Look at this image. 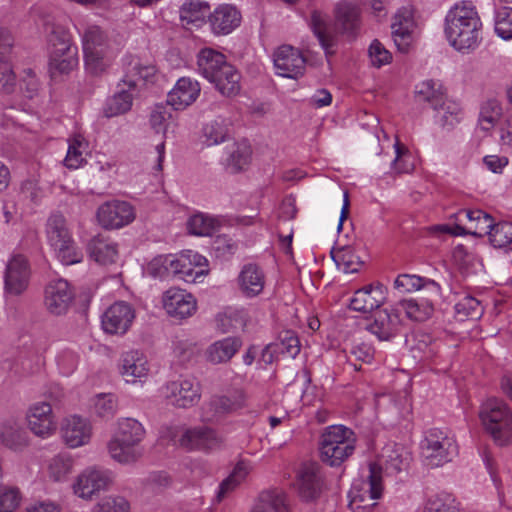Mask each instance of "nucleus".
Here are the masks:
<instances>
[{
    "mask_svg": "<svg viewBox=\"0 0 512 512\" xmlns=\"http://www.w3.org/2000/svg\"><path fill=\"white\" fill-rule=\"evenodd\" d=\"M382 490L381 466L369 464L367 480L361 483L360 488L354 484L351 489L349 508L352 512L370 511L376 505L374 501L381 497Z\"/></svg>",
    "mask_w": 512,
    "mask_h": 512,
    "instance_id": "nucleus-8",
    "label": "nucleus"
},
{
    "mask_svg": "<svg viewBox=\"0 0 512 512\" xmlns=\"http://www.w3.org/2000/svg\"><path fill=\"white\" fill-rule=\"evenodd\" d=\"M172 275L185 282H197L207 274V259L197 252L188 250L178 256L172 255Z\"/></svg>",
    "mask_w": 512,
    "mask_h": 512,
    "instance_id": "nucleus-14",
    "label": "nucleus"
},
{
    "mask_svg": "<svg viewBox=\"0 0 512 512\" xmlns=\"http://www.w3.org/2000/svg\"><path fill=\"white\" fill-rule=\"evenodd\" d=\"M421 448L428 465L433 467H439L452 461L458 454L454 438L438 428L427 431Z\"/></svg>",
    "mask_w": 512,
    "mask_h": 512,
    "instance_id": "nucleus-7",
    "label": "nucleus"
},
{
    "mask_svg": "<svg viewBox=\"0 0 512 512\" xmlns=\"http://www.w3.org/2000/svg\"><path fill=\"white\" fill-rule=\"evenodd\" d=\"M436 111V121L444 128H453L459 123L462 115L460 106L446 99L440 104Z\"/></svg>",
    "mask_w": 512,
    "mask_h": 512,
    "instance_id": "nucleus-50",
    "label": "nucleus"
},
{
    "mask_svg": "<svg viewBox=\"0 0 512 512\" xmlns=\"http://www.w3.org/2000/svg\"><path fill=\"white\" fill-rule=\"evenodd\" d=\"M332 258L345 273L357 272L361 266V262L349 249H339L332 252Z\"/></svg>",
    "mask_w": 512,
    "mask_h": 512,
    "instance_id": "nucleus-61",
    "label": "nucleus"
},
{
    "mask_svg": "<svg viewBox=\"0 0 512 512\" xmlns=\"http://www.w3.org/2000/svg\"><path fill=\"white\" fill-rule=\"evenodd\" d=\"M424 512H460V510L449 496L434 495L427 500Z\"/></svg>",
    "mask_w": 512,
    "mask_h": 512,
    "instance_id": "nucleus-64",
    "label": "nucleus"
},
{
    "mask_svg": "<svg viewBox=\"0 0 512 512\" xmlns=\"http://www.w3.org/2000/svg\"><path fill=\"white\" fill-rule=\"evenodd\" d=\"M238 280L242 293L247 297L259 295L265 285L264 273L256 264L245 265L239 274Z\"/></svg>",
    "mask_w": 512,
    "mask_h": 512,
    "instance_id": "nucleus-34",
    "label": "nucleus"
},
{
    "mask_svg": "<svg viewBox=\"0 0 512 512\" xmlns=\"http://www.w3.org/2000/svg\"><path fill=\"white\" fill-rule=\"evenodd\" d=\"M172 255H160L152 259L147 266V274L154 278L172 275Z\"/></svg>",
    "mask_w": 512,
    "mask_h": 512,
    "instance_id": "nucleus-60",
    "label": "nucleus"
},
{
    "mask_svg": "<svg viewBox=\"0 0 512 512\" xmlns=\"http://www.w3.org/2000/svg\"><path fill=\"white\" fill-rule=\"evenodd\" d=\"M198 352V345L190 339L176 338V340L173 342L174 357L181 364H186L192 361Z\"/></svg>",
    "mask_w": 512,
    "mask_h": 512,
    "instance_id": "nucleus-57",
    "label": "nucleus"
},
{
    "mask_svg": "<svg viewBox=\"0 0 512 512\" xmlns=\"http://www.w3.org/2000/svg\"><path fill=\"white\" fill-rule=\"evenodd\" d=\"M489 240L495 248L512 250V223L503 221L494 224L489 231Z\"/></svg>",
    "mask_w": 512,
    "mask_h": 512,
    "instance_id": "nucleus-52",
    "label": "nucleus"
},
{
    "mask_svg": "<svg viewBox=\"0 0 512 512\" xmlns=\"http://www.w3.org/2000/svg\"><path fill=\"white\" fill-rule=\"evenodd\" d=\"M297 489L305 501L317 499L323 491V478L317 463H304L297 473Z\"/></svg>",
    "mask_w": 512,
    "mask_h": 512,
    "instance_id": "nucleus-19",
    "label": "nucleus"
},
{
    "mask_svg": "<svg viewBox=\"0 0 512 512\" xmlns=\"http://www.w3.org/2000/svg\"><path fill=\"white\" fill-rule=\"evenodd\" d=\"M319 450L321 460L329 466H340L355 450V437L351 429L342 425L329 426L322 433Z\"/></svg>",
    "mask_w": 512,
    "mask_h": 512,
    "instance_id": "nucleus-6",
    "label": "nucleus"
},
{
    "mask_svg": "<svg viewBox=\"0 0 512 512\" xmlns=\"http://www.w3.org/2000/svg\"><path fill=\"white\" fill-rule=\"evenodd\" d=\"M248 473L249 469L247 464L242 461L238 462L231 474L221 482L216 495L217 501L221 502L230 492L245 480Z\"/></svg>",
    "mask_w": 512,
    "mask_h": 512,
    "instance_id": "nucleus-45",
    "label": "nucleus"
},
{
    "mask_svg": "<svg viewBox=\"0 0 512 512\" xmlns=\"http://www.w3.org/2000/svg\"><path fill=\"white\" fill-rule=\"evenodd\" d=\"M400 305L405 310L406 315L415 321H424L428 319L433 313V304L431 301L419 303L417 300L409 299L400 302Z\"/></svg>",
    "mask_w": 512,
    "mask_h": 512,
    "instance_id": "nucleus-53",
    "label": "nucleus"
},
{
    "mask_svg": "<svg viewBox=\"0 0 512 512\" xmlns=\"http://www.w3.org/2000/svg\"><path fill=\"white\" fill-rule=\"evenodd\" d=\"M308 25L326 54L333 53L332 48L335 41L331 33L328 16L320 10L313 9L310 12Z\"/></svg>",
    "mask_w": 512,
    "mask_h": 512,
    "instance_id": "nucleus-33",
    "label": "nucleus"
},
{
    "mask_svg": "<svg viewBox=\"0 0 512 512\" xmlns=\"http://www.w3.org/2000/svg\"><path fill=\"white\" fill-rule=\"evenodd\" d=\"M241 20V12L236 6L221 4L208 15L207 23L214 35L223 36L233 32L241 24Z\"/></svg>",
    "mask_w": 512,
    "mask_h": 512,
    "instance_id": "nucleus-22",
    "label": "nucleus"
},
{
    "mask_svg": "<svg viewBox=\"0 0 512 512\" xmlns=\"http://www.w3.org/2000/svg\"><path fill=\"white\" fill-rule=\"evenodd\" d=\"M162 304L167 314L176 319L191 317L197 309L194 296L177 287H172L163 293Z\"/></svg>",
    "mask_w": 512,
    "mask_h": 512,
    "instance_id": "nucleus-16",
    "label": "nucleus"
},
{
    "mask_svg": "<svg viewBox=\"0 0 512 512\" xmlns=\"http://www.w3.org/2000/svg\"><path fill=\"white\" fill-rule=\"evenodd\" d=\"M46 236L50 247L56 257L64 265L80 263L83 259L82 251L77 247L65 217L60 213H53L46 223Z\"/></svg>",
    "mask_w": 512,
    "mask_h": 512,
    "instance_id": "nucleus-5",
    "label": "nucleus"
},
{
    "mask_svg": "<svg viewBox=\"0 0 512 512\" xmlns=\"http://www.w3.org/2000/svg\"><path fill=\"white\" fill-rule=\"evenodd\" d=\"M77 64V47L73 46L72 43H60V45L50 48L49 67L53 75L69 73Z\"/></svg>",
    "mask_w": 512,
    "mask_h": 512,
    "instance_id": "nucleus-30",
    "label": "nucleus"
},
{
    "mask_svg": "<svg viewBox=\"0 0 512 512\" xmlns=\"http://www.w3.org/2000/svg\"><path fill=\"white\" fill-rule=\"evenodd\" d=\"M495 31L502 39H512V8L502 7L496 11Z\"/></svg>",
    "mask_w": 512,
    "mask_h": 512,
    "instance_id": "nucleus-58",
    "label": "nucleus"
},
{
    "mask_svg": "<svg viewBox=\"0 0 512 512\" xmlns=\"http://www.w3.org/2000/svg\"><path fill=\"white\" fill-rule=\"evenodd\" d=\"M187 226L191 234L209 236L217 229L218 221L208 215L199 213L190 217Z\"/></svg>",
    "mask_w": 512,
    "mask_h": 512,
    "instance_id": "nucleus-51",
    "label": "nucleus"
},
{
    "mask_svg": "<svg viewBox=\"0 0 512 512\" xmlns=\"http://www.w3.org/2000/svg\"><path fill=\"white\" fill-rule=\"evenodd\" d=\"M446 37L456 50H474L480 40L481 21L471 2H461L449 10L445 18Z\"/></svg>",
    "mask_w": 512,
    "mask_h": 512,
    "instance_id": "nucleus-1",
    "label": "nucleus"
},
{
    "mask_svg": "<svg viewBox=\"0 0 512 512\" xmlns=\"http://www.w3.org/2000/svg\"><path fill=\"white\" fill-rule=\"evenodd\" d=\"M197 65L199 72L212 82L218 75L224 65H229L226 57L221 52L212 48H203L197 56Z\"/></svg>",
    "mask_w": 512,
    "mask_h": 512,
    "instance_id": "nucleus-32",
    "label": "nucleus"
},
{
    "mask_svg": "<svg viewBox=\"0 0 512 512\" xmlns=\"http://www.w3.org/2000/svg\"><path fill=\"white\" fill-rule=\"evenodd\" d=\"M335 20L345 33H354L360 25V9L357 5L341 1L335 7Z\"/></svg>",
    "mask_w": 512,
    "mask_h": 512,
    "instance_id": "nucleus-40",
    "label": "nucleus"
},
{
    "mask_svg": "<svg viewBox=\"0 0 512 512\" xmlns=\"http://www.w3.org/2000/svg\"><path fill=\"white\" fill-rule=\"evenodd\" d=\"M200 94V85L191 78L182 77L168 93L167 103L174 110H182L196 101Z\"/></svg>",
    "mask_w": 512,
    "mask_h": 512,
    "instance_id": "nucleus-29",
    "label": "nucleus"
},
{
    "mask_svg": "<svg viewBox=\"0 0 512 512\" xmlns=\"http://www.w3.org/2000/svg\"><path fill=\"white\" fill-rule=\"evenodd\" d=\"M386 296L384 285L379 282L371 283L354 292L349 307L357 312L370 313L385 303Z\"/></svg>",
    "mask_w": 512,
    "mask_h": 512,
    "instance_id": "nucleus-21",
    "label": "nucleus"
},
{
    "mask_svg": "<svg viewBox=\"0 0 512 512\" xmlns=\"http://www.w3.org/2000/svg\"><path fill=\"white\" fill-rule=\"evenodd\" d=\"M145 436V430L140 422L133 418L121 419L118 431L108 443L110 456L122 464L136 462L143 454L140 447Z\"/></svg>",
    "mask_w": 512,
    "mask_h": 512,
    "instance_id": "nucleus-3",
    "label": "nucleus"
},
{
    "mask_svg": "<svg viewBox=\"0 0 512 512\" xmlns=\"http://www.w3.org/2000/svg\"><path fill=\"white\" fill-rule=\"evenodd\" d=\"M61 432L65 443L71 448H77L89 442L92 428L86 419L74 415L63 421Z\"/></svg>",
    "mask_w": 512,
    "mask_h": 512,
    "instance_id": "nucleus-28",
    "label": "nucleus"
},
{
    "mask_svg": "<svg viewBox=\"0 0 512 512\" xmlns=\"http://www.w3.org/2000/svg\"><path fill=\"white\" fill-rule=\"evenodd\" d=\"M134 218V208L126 201H108L97 210V220L105 229L121 228L131 223Z\"/></svg>",
    "mask_w": 512,
    "mask_h": 512,
    "instance_id": "nucleus-15",
    "label": "nucleus"
},
{
    "mask_svg": "<svg viewBox=\"0 0 512 512\" xmlns=\"http://www.w3.org/2000/svg\"><path fill=\"white\" fill-rule=\"evenodd\" d=\"M394 288L399 293H410L420 289H424L434 296L440 293V286L434 280L411 274L399 275L394 281Z\"/></svg>",
    "mask_w": 512,
    "mask_h": 512,
    "instance_id": "nucleus-35",
    "label": "nucleus"
},
{
    "mask_svg": "<svg viewBox=\"0 0 512 512\" xmlns=\"http://www.w3.org/2000/svg\"><path fill=\"white\" fill-rule=\"evenodd\" d=\"M30 275L28 259L22 254L12 255L4 272L5 291L15 296L22 294L29 285Z\"/></svg>",
    "mask_w": 512,
    "mask_h": 512,
    "instance_id": "nucleus-13",
    "label": "nucleus"
},
{
    "mask_svg": "<svg viewBox=\"0 0 512 512\" xmlns=\"http://www.w3.org/2000/svg\"><path fill=\"white\" fill-rule=\"evenodd\" d=\"M396 157L391 162V169L396 173H409L413 170V163L409 150L398 140L394 144Z\"/></svg>",
    "mask_w": 512,
    "mask_h": 512,
    "instance_id": "nucleus-62",
    "label": "nucleus"
},
{
    "mask_svg": "<svg viewBox=\"0 0 512 512\" xmlns=\"http://www.w3.org/2000/svg\"><path fill=\"white\" fill-rule=\"evenodd\" d=\"M228 132L227 121L218 117L204 125L202 137L207 146H213L224 142L228 137Z\"/></svg>",
    "mask_w": 512,
    "mask_h": 512,
    "instance_id": "nucleus-44",
    "label": "nucleus"
},
{
    "mask_svg": "<svg viewBox=\"0 0 512 512\" xmlns=\"http://www.w3.org/2000/svg\"><path fill=\"white\" fill-rule=\"evenodd\" d=\"M134 317V310L128 303L115 302L102 315V328L109 334H125Z\"/></svg>",
    "mask_w": 512,
    "mask_h": 512,
    "instance_id": "nucleus-20",
    "label": "nucleus"
},
{
    "mask_svg": "<svg viewBox=\"0 0 512 512\" xmlns=\"http://www.w3.org/2000/svg\"><path fill=\"white\" fill-rule=\"evenodd\" d=\"M245 405L242 392H235L231 396H214L202 409L203 422H218L226 415L231 414Z\"/></svg>",
    "mask_w": 512,
    "mask_h": 512,
    "instance_id": "nucleus-17",
    "label": "nucleus"
},
{
    "mask_svg": "<svg viewBox=\"0 0 512 512\" xmlns=\"http://www.w3.org/2000/svg\"><path fill=\"white\" fill-rule=\"evenodd\" d=\"M240 79V73L229 64L222 67V70L211 83L222 95L230 97L239 93L241 89Z\"/></svg>",
    "mask_w": 512,
    "mask_h": 512,
    "instance_id": "nucleus-39",
    "label": "nucleus"
},
{
    "mask_svg": "<svg viewBox=\"0 0 512 512\" xmlns=\"http://www.w3.org/2000/svg\"><path fill=\"white\" fill-rule=\"evenodd\" d=\"M251 154L252 150L247 142L234 143L230 147L225 161L226 169L231 173L243 171L250 163Z\"/></svg>",
    "mask_w": 512,
    "mask_h": 512,
    "instance_id": "nucleus-42",
    "label": "nucleus"
},
{
    "mask_svg": "<svg viewBox=\"0 0 512 512\" xmlns=\"http://www.w3.org/2000/svg\"><path fill=\"white\" fill-rule=\"evenodd\" d=\"M464 213L470 223V234L475 236H483L485 234H489V231L494 225V221L488 213L480 209L465 210Z\"/></svg>",
    "mask_w": 512,
    "mask_h": 512,
    "instance_id": "nucleus-47",
    "label": "nucleus"
},
{
    "mask_svg": "<svg viewBox=\"0 0 512 512\" xmlns=\"http://www.w3.org/2000/svg\"><path fill=\"white\" fill-rule=\"evenodd\" d=\"M86 144L81 135H76L69 142L67 155L64 159V165L70 169L79 168L84 162L83 150Z\"/></svg>",
    "mask_w": 512,
    "mask_h": 512,
    "instance_id": "nucleus-55",
    "label": "nucleus"
},
{
    "mask_svg": "<svg viewBox=\"0 0 512 512\" xmlns=\"http://www.w3.org/2000/svg\"><path fill=\"white\" fill-rule=\"evenodd\" d=\"M129 502L120 496L103 498L94 507L92 512H129Z\"/></svg>",
    "mask_w": 512,
    "mask_h": 512,
    "instance_id": "nucleus-63",
    "label": "nucleus"
},
{
    "mask_svg": "<svg viewBox=\"0 0 512 512\" xmlns=\"http://www.w3.org/2000/svg\"><path fill=\"white\" fill-rule=\"evenodd\" d=\"M479 417L496 444L504 446L512 442V411L504 400L487 399L481 405Z\"/></svg>",
    "mask_w": 512,
    "mask_h": 512,
    "instance_id": "nucleus-4",
    "label": "nucleus"
},
{
    "mask_svg": "<svg viewBox=\"0 0 512 512\" xmlns=\"http://www.w3.org/2000/svg\"><path fill=\"white\" fill-rule=\"evenodd\" d=\"M279 354L295 358L300 352V342L295 332L285 330L279 333L278 339L273 343Z\"/></svg>",
    "mask_w": 512,
    "mask_h": 512,
    "instance_id": "nucleus-54",
    "label": "nucleus"
},
{
    "mask_svg": "<svg viewBox=\"0 0 512 512\" xmlns=\"http://www.w3.org/2000/svg\"><path fill=\"white\" fill-rule=\"evenodd\" d=\"M254 507L270 512H291V504L287 494L278 488L262 491Z\"/></svg>",
    "mask_w": 512,
    "mask_h": 512,
    "instance_id": "nucleus-36",
    "label": "nucleus"
},
{
    "mask_svg": "<svg viewBox=\"0 0 512 512\" xmlns=\"http://www.w3.org/2000/svg\"><path fill=\"white\" fill-rule=\"evenodd\" d=\"M73 300V292L64 279L51 280L45 288L44 303L47 310L54 315L67 312Z\"/></svg>",
    "mask_w": 512,
    "mask_h": 512,
    "instance_id": "nucleus-23",
    "label": "nucleus"
},
{
    "mask_svg": "<svg viewBox=\"0 0 512 512\" xmlns=\"http://www.w3.org/2000/svg\"><path fill=\"white\" fill-rule=\"evenodd\" d=\"M173 111L175 110L167 102L154 106L150 115V124L157 133H165L169 121L173 118Z\"/></svg>",
    "mask_w": 512,
    "mask_h": 512,
    "instance_id": "nucleus-56",
    "label": "nucleus"
},
{
    "mask_svg": "<svg viewBox=\"0 0 512 512\" xmlns=\"http://www.w3.org/2000/svg\"><path fill=\"white\" fill-rule=\"evenodd\" d=\"M155 74L156 67L154 65L144 64L140 60L130 61L118 84L119 91L106 102L103 109L104 116L111 118L130 111L134 97Z\"/></svg>",
    "mask_w": 512,
    "mask_h": 512,
    "instance_id": "nucleus-2",
    "label": "nucleus"
},
{
    "mask_svg": "<svg viewBox=\"0 0 512 512\" xmlns=\"http://www.w3.org/2000/svg\"><path fill=\"white\" fill-rule=\"evenodd\" d=\"M86 70L92 75H100L106 71L112 61L110 48L100 51H85Z\"/></svg>",
    "mask_w": 512,
    "mask_h": 512,
    "instance_id": "nucleus-49",
    "label": "nucleus"
},
{
    "mask_svg": "<svg viewBox=\"0 0 512 512\" xmlns=\"http://www.w3.org/2000/svg\"><path fill=\"white\" fill-rule=\"evenodd\" d=\"M180 447L188 451H212L222 443V436L208 426H196L185 429L177 440Z\"/></svg>",
    "mask_w": 512,
    "mask_h": 512,
    "instance_id": "nucleus-10",
    "label": "nucleus"
},
{
    "mask_svg": "<svg viewBox=\"0 0 512 512\" xmlns=\"http://www.w3.org/2000/svg\"><path fill=\"white\" fill-rule=\"evenodd\" d=\"M370 464H376V462H371ZM383 464L387 472L399 473L408 465L407 453H404L402 447H386L381 455L380 463H377L381 467Z\"/></svg>",
    "mask_w": 512,
    "mask_h": 512,
    "instance_id": "nucleus-43",
    "label": "nucleus"
},
{
    "mask_svg": "<svg viewBox=\"0 0 512 512\" xmlns=\"http://www.w3.org/2000/svg\"><path fill=\"white\" fill-rule=\"evenodd\" d=\"M29 429L39 437H48L56 430L55 417L48 402H37L27 412Z\"/></svg>",
    "mask_w": 512,
    "mask_h": 512,
    "instance_id": "nucleus-24",
    "label": "nucleus"
},
{
    "mask_svg": "<svg viewBox=\"0 0 512 512\" xmlns=\"http://www.w3.org/2000/svg\"><path fill=\"white\" fill-rule=\"evenodd\" d=\"M416 94L419 101L430 103L435 110H438L440 104L445 100L442 85L433 80L422 82L417 87Z\"/></svg>",
    "mask_w": 512,
    "mask_h": 512,
    "instance_id": "nucleus-48",
    "label": "nucleus"
},
{
    "mask_svg": "<svg viewBox=\"0 0 512 512\" xmlns=\"http://www.w3.org/2000/svg\"><path fill=\"white\" fill-rule=\"evenodd\" d=\"M164 395L171 405L189 408L200 400V385L195 378H180L165 385Z\"/></svg>",
    "mask_w": 512,
    "mask_h": 512,
    "instance_id": "nucleus-11",
    "label": "nucleus"
},
{
    "mask_svg": "<svg viewBox=\"0 0 512 512\" xmlns=\"http://www.w3.org/2000/svg\"><path fill=\"white\" fill-rule=\"evenodd\" d=\"M83 52L102 51L109 49L107 36L97 25H89L84 29L82 35Z\"/></svg>",
    "mask_w": 512,
    "mask_h": 512,
    "instance_id": "nucleus-46",
    "label": "nucleus"
},
{
    "mask_svg": "<svg viewBox=\"0 0 512 512\" xmlns=\"http://www.w3.org/2000/svg\"><path fill=\"white\" fill-rule=\"evenodd\" d=\"M0 441L13 450H20L28 444L25 430L15 420H8L2 424Z\"/></svg>",
    "mask_w": 512,
    "mask_h": 512,
    "instance_id": "nucleus-41",
    "label": "nucleus"
},
{
    "mask_svg": "<svg viewBox=\"0 0 512 512\" xmlns=\"http://www.w3.org/2000/svg\"><path fill=\"white\" fill-rule=\"evenodd\" d=\"M415 26L413 11L410 7H402L394 16L391 25L392 38L397 49L406 53L412 42V31Z\"/></svg>",
    "mask_w": 512,
    "mask_h": 512,
    "instance_id": "nucleus-25",
    "label": "nucleus"
},
{
    "mask_svg": "<svg viewBox=\"0 0 512 512\" xmlns=\"http://www.w3.org/2000/svg\"><path fill=\"white\" fill-rule=\"evenodd\" d=\"M400 314L395 309H384L375 315L374 321L369 324L368 330L381 341H389L401 330Z\"/></svg>",
    "mask_w": 512,
    "mask_h": 512,
    "instance_id": "nucleus-27",
    "label": "nucleus"
},
{
    "mask_svg": "<svg viewBox=\"0 0 512 512\" xmlns=\"http://www.w3.org/2000/svg\"><path fill=\"white\" fill-rule=\"evenodd\" d=\"M274 66L278 75L297 79L304 73L306 60L298 49L283 45L274 54Z\"/></svg>",
    "mask_w": 512,
    "mask_h": 512,
    "instance_id": "nucleus-18",
    "label": "nucleus"
},
{
    "mask_svg": "<svg viewBox=\"0 0 512 512\" xmlns=\"http://www.w3.org/2000/svg\"><path fill=\"white\" fill-rule=\"evenodd\" d=\"M241 341L235 337H227L211 344L206 350V358L213 364L229 361L241 347Z\"/></svg>",
    "mask_w": 512,
    "mask_h": 512,
    "instance_id": "nucleus-37",
    "label": "nucleus"
},
{
    "mask_svg": "<svg viewBox=\"0 0 512 512\" xmlns=\"http://www.w3.org/2000/svg\"><path fill=\"white\" fill-rule=\"evenodd\" d=\"M210 9L209 4L203 0H186L179 10L183 25L201 26L205 22Z\"/></svg>",
    "mask_w": 512,
    "mask_h": 512,
    "instance_id": "nucleus-38",
    "label": "nucleus"
},
{
    "mask_svg": "<svg viewBox=\"0 0 512 512\" xmlns=\"http://www.w3.org/2000/svg\"><path fill=\"white\" fill-rule=\"evenodd\" d=\"M119 372L127 383H136L146 378L149 372V364L146 356L138 351L131 350L122 354L119 364Z\"/></svg>",
    "mask_w": 512,
    "mask_h": 512,
    "instance_id": "nucleus-26",
    "label": "nucleus"
},
{
    "mask_svg": "<svg viewBox=\"0 0 512 512\" xmlns=\"http://www.w3.org/2000/svg\"><path fill=\"white\" fill-rule=\"evenodd\" d=\"M382 490L381 466L369 464L367 480L361 483L360 488L354 484L351 489L349 508L352 512L370 511L376 505L374 501L381 497Z\"/></svg>",
    "mask_w": 512,
    "mask_h": 512,
    "instance_id": "nucleus-9",
    "label": "nucleus"
},
{
    "mask_svg": "<svg viewBox=\"0 0 512 512\" xmlns=\"http://www.w3.org/2000/svg\"><path fill=\"white\" fill-rule=\"evenodd\" d=\"M111 483L112 477L108 470L89 467L77 477L73 490L78 497L90 500L100 491L107 490Z\"/></svg>",
    "mask_w": 512,
    "mask_h": 512,
    "instance_id": "nucleus-12",
    "label": "nucleus"
},
{
    "mask_svg": "<svg viewBox=\"0 0 512 512\" xmlns=\"http://www.w3.org/2000/svg\"><path fill=\"white\" fill-rule=\"evenodd\" d=\"M72 470V460L64 455H57L51 459L48 471L54 481L64 480Z\"/></svg>",
    "mask_w": 512,
    "mask_h": 512,
    "instance_id": "nucleus-59",
    "label": "nucleus"
},
{
    "mask_svg": "<svg viewBox=\"0 0 512 512\" xmlns=\"http://www.w3.org/2000/svg\"><path fill=\"white\" fill-rule=\"evenodd\" d=\"M90 257L100 265H111L119 258L117 244L101 235L91 239L88 245Z\"/></svg>",
    "mask_w": 512,
    "mask_h": 512,
    "instance_id": "nucleus-31",
    "label": "nucleus"
}]
</instances>
